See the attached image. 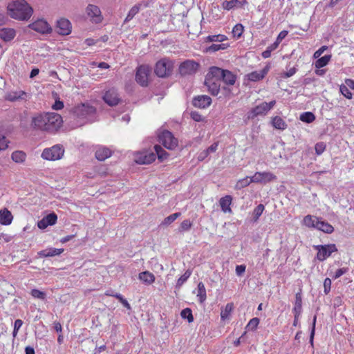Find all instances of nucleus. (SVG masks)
I'll use <instances>...</instances> for the list:
<instances>
[{
	"label": "nucleus",
	"instance_id": "obj_16",
	"mask_svg": "<svg viewBox=\"0 0 354 354\" xmlns=\"http://www.w3.org/2000/svg\"><path fill=\"white\" fill-rule=\"evenodd\" d=\"M57 31L59 35H68L71 32V24L69 20L62 18L57 22Z\"/></svg>",
	"mask_w": 354,
	"mask_h": 354
},
{
	"label": "nucleus",
	"instance_id": "obj_9",
	"mask_svg": "<svg viewBox=\"0 0 354 354\" xmlns=\"http://www.w3.org/2000/svg\"><path fill=\"white\" fill-rule=\"evenodd\" d=\"M86 13L90 21L95 24H100L103 20V16L100 8L94 4H88L86 8Z\"/></svg>",
	"mask_w": 354,
	"mask_h": 354
},
{
	"label": "nucleus",
	"instance_id": "obj_18",
	"mask_svg": "<svg viewBox=\"0 0 354 354\" xmlns=\"http://www.w3.org/2000/svg\"><path fill=\"white\" fill-rule=\"evenodd\" d=\"M57 220V216L55 213L49 214L38 221L37 227L41 230L46 229L49 225H55Z\"/></svg>",
	"mask_w": 354,
	"mask_h": 354
},
{
	"label": "nucleus",
	"instance_id": "obj_64",
	"mask_svg": "<svg viewBox=\"0 0 354 354\" xmlns=\"http://www.w3.org/2000/svg\"><path fill=\"white\" fill-rule=\"evenodd\" d=\"M12 237L7 234H0V241L2 243H8L12 241Z\"/></svg>",
	"mask_w": 354,
	"mask_h": 354
},
{
	"label": "nucleus",
	"instance_id": "obj_57",
	"mask_svg": "<svg viewBox=\"0 0 354 354\" xmlns=\"http://www.w3.org/2000/svg\"><path fill=\"white\" fill-rule=\"evenodd\" d=\"M218 146V142H214L210 147L204 151V156H207L210 153L215 152Z\"/></svg>",
	"mask_w": 354,
	"mask_h": 354
},
{
	"label": "nucleus",
	"instance_id": "obj_36",
	"mask_svg": "<svg viewBox=\"0 0 354 354\" xmlns=\"http://www.w3.org/2000/svg\"><path fill=\"white\" fill-rule=\"evenodd\" d=\"M302 310V297L301 292H297L295 295V306L293 308V313L301 314Z\"/></svg>",
	"mask_w": 354,
	"mask_h": 354
},
{
	"label": "nucleus",
	"instance_id": "obj_38",
	"mask_svg": "<svg viewBox=\"0 0 354 354\" xmlns=\"http://www.w3.org/2000/svg\"><path fill=\"white\" fill-rule=\"evenodd\" d=\"M234 308V305L232 303H228L225 306V309L221 310V318L222 320H225L229 318L232 310Z\"/></svg>",
	"mask_w": 354,
	"mask_h": 354
},
{
	"label": "nucleus",
	"instance_id": "obj_39",
	"mask_svg": "<svg viewBox=\"0 0 354 354\" xmlns=\"http://www.w3.org/2000/svg\"><path fill=\"white\" fill-rule=\"evenodd\" d=\"M252 183H253V181H252V177L250 178V179H249L248 177H245L244 178L239 180L236 182L234 188L236 190H239L244 187H246Z\"/></svg>",
	"mask_w": 354,
	"mask_h": 354
},
{
	"label": "nucleus",
	"instance_id": "obj_45",
	"mask_svg": "<svg viewBox=\"0 0 354 354\" xmlns=\"http://www.w3.org/2000/svg\"><path fill=\"white\" fill-rule=\"evenodd\" d=\"M140 10V5H135L134 6H133L131 10L129 11L125 19H124V22H128L129 21H131L133 17L134 16L138 13Z\"/></svg>",
	"mask_w": 354,
	"mask_h": 354
},
{
	"label": "nucleus",
	"instance_id": "obj_19",
	"mask_svg": "<svg viewBox=\"0 0 354 354\" xmlns=\"http://www.w3.org/2000/svg\"><path fill=\"white\" fill-rule=\"evenodd\" d=\"M103 99L109 106H115L118 104L120 101L118 93L115 89H110L107 91L105 93Z\"/></svg>",
	"mask_w": 354,
	"mask_h": 354
},
{
	"label": "nucleus",
	"instance_id": "obj_49",
	"mask_svg": "<svg viewBox=\"0 0 354 354\" xmlns=\"http://www.w3.org/2000/svg\"><path fill=\"white\" fill-rule=\"evenodd\" d=\"M265 207L263 204H259L257 205L253 212L254 214V221H257L262 214L263 212L264 211Z\"/></svg>",
	"mask_w": 354,
	"mask_h": 354
},
{
	"label": "nucleus",
	"instance_id": "obj_60",
	"mask_svg": "<svg viewBox=\"0 0 354 354\" xmlns=\"http://www.w3.org/2000/svg\"><path fill=\"white\" fill-rule=\"evenodd\" d=\"M246 266L245 265H238L236 266V274L237 276L241 277L245 272Z\"/></svg>",
	"mask_w": 354,
	"mask_h": 354
},
{
	"label": "nucleus",
	"instance_id": "obj_22",
	"mask_svg": "<svg viewBox=\"0 0 354 354\" xmlns=\"http://www.w3.org/2000/svg\"><path fill=\"white\" fill-rule=\"evenodd\" d=\"M13 216L7 208L0 209V224L2 225H9L12 223Z\"/></svg>",
	"mask_w": 354,
	"mask_h": 354
},
{
	"label": "nucleus",
	"instance_id": "obj_28",
	"mask_svg": "<svg viewBox=\"0 0 354 354\" xmlns=\"http://www.w3.org/2000/svg\"><path fill=\"white\" fill-rule=\"evenodd\" d=\"M64 252V249H57V248H47L46 250L40 251L38 254L40 257H54L57 255L61 254Z\"/></svg>",
	"mask_w": 354,
	"mask_h": 354
},
{
	"label": "nucleus",
	"instance_id": "obj_46",
	"mask_svg": "<svg viewBox=\"0 0 354 354\" xmlns=\"http://www.w3.org/2000/svg\"><path fill=\"white\" fill-rule=\"evenodd\" d=\"M180 315L182 318L187 319L189 323H192L194 321L192 311L189 308L183 309L180 313Z\"/></svg>",
	"mask_w": 354,
	"mask_h": 354
},
{
	"label": "nucleus",
	"instance_id": "obj_58",
	"mask_svg": "<svg viewBox=\"0 0 354 354\" xmlns=\"http://www.w3.org/2000/svg\"><path fill=\"white\" fill-rule=\"evenodd\" d=\"M331 288V279L326 278L324 281V292L326 295L328 294Z\"/></svg>",
	"mask_w": 354,
	"mask_h": 354
},
{
	"label": "nucleus",
	"instance_id": "obj_5",
	"mask_svg": "<svg viewBox=\"0 0 354 354\" xmlns=\"http://www.w3.org/2000/svg\"><path fill=\"white\" fill-rule=\"evenodd\" d=\"M174 67V62L167 57L162 58L156 62V76L159 77H168L171 75Z\"/></svg>",
	"mask_w": 354,
	"mask_h": 354
},
{
	"label": "nucleus",
	"instance_id": "obj_54",
	"mask_svg": "<svg viewBox=\"0 0 354 354\" xmlns=\"http://www.w3.org/2000/svg\"><path fill=\"white\" fill-rule=\"evenodd\" d=\"M326 149V144L323 142H317L315 146V150L317 155H321Z\"/></svg>",
	"mask_w": 354,
	"mask_h": 354
},
{
	"label": "nucleus",
	"instance_id": "obj_3",
	"mask_svg": "<svg viewBox=\"0 0 354 354\" xmlns=\"http://www.w3.org/2000/svg\"><path fill=\"white\" fill-rule=\"evenodd\" d=\"M72 111L74 118L77 119L80 124L82 125L93 120L96 109L88 103H82L73 107Z\"/></svg>",
	"mask_w": 354,
	"mask_h": 354
},
{
	"label": "nucleus",
	"instance_id": "obj_29",
	"mask_svg": "<svg viewBox=\"0 0 354 354\" xmlns=\"http://www.w3.org/2000/svg\"><path fill=\"white\" fill-rule=\"evenodd\" d=\"M196 297L198 298V301L201 304L204 303L207 299L206 289H205L204 283L201 281L199 282L197 286Z\"/></svg>",
	"mask_w": 354,
	"mask_h": 354
},
{
	"label": "nucleus",
	"instance_id": "obj_30",
	"mask_svg": "<svg viewBox=\"0 0 354 354\" xmlns=\"http://www.w3.org/2000/svg\"><path fill=\"white\" fill-rule=\"evenodd\" d=\"M26 93L21 90L12 91L9 92L6 95V99L10 101H16L20 99H24Z\"/></svg>",
	"mask_w": 354,
	"mask_h": 354
},
{
	"label": "nucleus",
	"instance_id": "obj_7",
	"mask_svg": "<svg viewBox=\"0 0 354 354\" xmlns=\"http://www.w3.org/2000/svg\"><path fill=\"white\" fill-rule=\"evenodd\" d=\"M276 104L275 100L270 101L269 103L263 102L256 106L248 113V119H253L258 115H265L272 109Z\"/></svg>",
	"mask_w": 354,
	"mask_h": 354
},
{
	"label": "nucleus",
	"instance_id": "obj_32",
	"mask_svg": "<svg viewBox=\"0 0 354 354\" xmlns=\"http://www.w3.org/2000/svg\"><path fill=\"white\" fill-rule=\"evenodd\" d=\"M331 57V55H327L322 57L317 58L316 62H315V67L317 69H319L326 66L330 61Z\"/></svg>",
	"mask_w": 354,
	"mask_h": 354
},
{
	"label": "nucleus",
	"instance_id": "obj_61",
	"mask_svg": "<svg viewBox=\"0 0 354 354\" xmlns=\"http://www.w3.org/2000/svg\"><path fill=\"white\" fill-rule=\"evenodd\" d=\"M328 48L326 46H322L317 50H316L313 54V57L315 59H317L320 57V56L324 53V52Z\"/></svg>",
	"mask_w": 354,
	"mask_h": 354
},
{
	"label": "nucleus",
	"instance_id": "obj_15",
	"mask_svg": "<svg viewBox=\"0 0 354 354\" xmlns=\"http://www.w3.org/2000/svg\"><path fill=\"white\" fill-rule=\"evenodd\" d=\"M270 69V64H267L266 66L260 71H252L246 75L247 79L251 82H258L262 80L268 73Z\"/></svg>",
	"mask_w": 354,
	"mask_h": 354
},
{
	"label": "nucleus",
	"instance_id": "obj_4",
	"mask_svg": "<svg viewBox=\"0 0 354 354\" xmlns=\"http://www.w3.org/2000/svg\"><path fill=\"white\" fill-rule=\"evenodd\" d=\"M64 152L65 150L63 146L57 144L51 147L45 148L41 154V157L46 160L56 161L63 158Z\"/></svg>",
	"mask_w": 354,
	"mask_h": 354
},
{
	"label": "nucleus",
	"instance_id": "obj_13",
	"mask_svg": "<svg viewBox=\"0 0 354 354\" xmlns=\"http://www.w3.org/2000/svg\"><path fill=\"white\" fill-rule=\"evenodd\" d=\"M150 68L147 65H142L137 69L136 75V82L142 86H147L149 82Z\"/></svg>",
	"mask_w": 354,
	"mask_h": 354
},
{
	"label": "nucleus",
	"instance_id": "obj_33",
	"mask_svg": "<svg viewBox=\"0 0 354 354\" xmlns=\"http://www.w3.org/2000/svg\"><path fill=\"white\" fill-rule=\"evenodd\" d=\"M272 126L279 130H284L287 127L286 122L279 116H275L272 119Z\"/></svg>",
	"mask_w": 354,
	"mask_h": 354
},
{
	"label": "nucleus",
	"instance_id": "obj_41",
	"mask_svg": "<svg viewBox=\"0 0 354 354\" xmlns=\"http://www.w3.org/2000/svg\"><path fill=\"white\" fill-rule=\"evenodd\" d=\"M228 47H230L229 44H225V43H222L220 44H212L210 46H209L207 48L206 51L207 52H216L220 50H225Z\"/></svg>",
	"mask_w": 354,
	"mask_h": 354
},
{
	"label": "nucleus",
	"instance_id": "obj_62",
	"mask_svg": "<svg viewBox=\"0 0 354 354\" xmlns=\"http://www.w3.org/2000/svg\"><path fill=\"white\" fill-rule=\"evenodd\" d=\"M296 72H297V68H295V67L291 68L287 72L284 73L282 75V77H284V78L290 77L292 75H294L296 73Z\"/></svg>",
	"mask_w": 354,
	"mask_h": 354
},
{
	"label": "nucleus",
	"instance_id": "obj_50",
	"mask_svg": "<svg viewBox=\"0 0 354 354\" xmlns=\"http://www.w3.org/2000/svg\"><path fill=\"white\" fill-rule=\"evenodd\" d=\"M30 295L36 299H39L41 300H44L46 297V292L39 290L38 289H32L30 292Z\"/></svg>",
	"mask_w": 354,
	"mask_h": 354
},
{
	"label": "nucleus",
	"instance_id": "obj_12",
	"mask_svg": "<svg viewBox=\"0 0 354 354\" xmlns=\"http://www.w3.org/2000/svg\"><path fill=\"white\" fill-rule=\"evenodd\" d=\"M154 160L155 156L151 151L143 150L133 153V160L140 165L149 164Z\"/></svg>",
	"mask_w": 354,
	"mask_h": 354
},
{
	"label": "nucleus",
	"instance_id": "obj_23",
	"mask_svg": "<svg viewBox=\"0 0 354 354\" xmlns=\"http://www.w3.org/2000/svg\"><path fill=\"white\" fill-rule=\"evenodd\" d=\"M232 202V197L230 195H226L219 200V205L222 211L224 213H231V204Z\"/></svg>",
	"mask_w": 354,
	"mask_h": 354
},
{
	"label": "nucleus",
	"instance_id": "obj_37",
	"mask_svg": "<svg viewBox=\"0 0 354 354\" xmlns=\"http://www.w3.org/2000/svg\"><path fill=\"white\" fill-rule=\"evenodd\" d=\"M227 39V37L226 35L218 34L207 36L205 39V41L208 42H223Z\"/></svg>",
	"mask_w": 354,
	"mask_h": 354
},
{
	"label": "nucleus",
	"instance_id": "obj_27",
	"mask_svg": "<svg viewBox=\"0 0 354 354\" xmlns=\"http://www.w3.org/2000/svg\"><path fill=\"white\" fill-rule=\"evenodd\" d=\"M221 80L227 85H234L236 80V76L228 70H224Z\"/></svg>",
	"mask_w": 354,
	"mask_h": 354
},
{
	"label": "nucleus",
	"instance_id": "obj_8",
	"mask_svg": "<svg viewBox=\"0 0 354 354\" xmlns=\"http://www.w3.org/2000/svg\"><path fill=\"white\" fill-rule=\"evenodd\" d=\"M314 248L317 251V259L319 261H325L332 253L337 251V248L334 243L315 245Z\"/></svg>",
	"mask_w": 354,
	"mask_h": 354
},
{
	"label": "nucleus",
	"instance_id": "obj_53",
	"mask_svg": "<svg viewBox=\"0 0 354 354\" xmlns=\"http://www.w3.org/2000/svg\"><path fill=\"white\" fill-rule=\"evenodd\" d=\"M9 141L6 136L0 133V152L5 151L8 147Z\"/></svg>",
	"mask_w": 354,
	"mask_h": 354
},
{
	"label": "nucleus",
	"instance_id": "obj_31",
	"mask_svg": "<svg viewBox=\"0 0 354 354\" xmlns=\"http://www.w3.org/2000/svg\"><path fill=\"white\" fill-rule=\"evenodd\" d=\"M11 159L16 163L21 164L26 159V154L23 151H15L11 154Z\"/></svg>",
	"mask_w": 354,
	"mask_h": 354
},
{
	"label": "nucleus",
	"instance_id": "obj_21",
	"mask_svg": "<svg viewBox=\"0 0 354 354\" xmlns=\"http://www.w3.org/2000/svg\"><path fill=\"white\" fill-rule=\"evenodd\" d=\"M17 32L12 28H0V39L8 42L12 41L16 36Z\"/></svg>",
	"mask_w": 354,
	"mask_h": 354
},
{
	"label": "nucleus",
	"instance_id": "obj_47",
	"mask_svg": "<svg viewBox=\"0 0 354 354\" xmlns=\"http://www.w3.org/2000/svg\"><path fill=\"white\" fill-rule=\"evenodd\" d=\"M244 27L241 24H236L232 31L234 37L239 38L243 33Z\"/></svg>",
	"mask_w": 354,
	"mask_h": 354
},
{
	"label": "nucleus",
	"instance_id": "obj_11",
	"mask_svg": "<svg viewBox=\"0 0 354 354\" xmlns=\"http://www.w3.org/2000/svg\"><path fill=\"white\" fill-rule=\"evenodd\" d=\"M199 68V64L194 60L187 59L179 66V73L181 75L194 74Z\"/></svg>",
	"mask_w": 354,
	"mask_h": 354
},
{
	"label": "nucleus",
	"instance_id": "obj_63",
	"mask_svg": "<svg viewBox=\"0 0 354 354\" xmlns=\"http://www.w3.org/2000/svg\"><path fill=\"white\" fill-rule=\"evenodd\" d=\"M288 33V32L287 30L281 31L278 35L275 41L279 44L281 41L287 36Z\"/></svg>",
	"mask_w": 354,
	"mask_h": 354
},
{
	"label": "nucleus",
	"instance_id": "obj_35",
	"mask_svg": "<svg viewBox=\"0 0 354 354\" xmlns=\"http://www.w3.org/2000/svg\"><path fill=\"white\" fill-rule=\"evenodd\" d=\"M139 279L146 284H151L155 279L153 274L148 271L140 273Z\"/></svg>",
	"mask_w": 354,
	"mask_h": 354
},
{
	"label": "nucleus",
	"instance_id": "obj_1",
	"mask_svg": "<svg viewBox=\"0 0 354 354\" xmlns=\"http://www.w3.org/2000/svg\"><path fill=\"white\" fill-rule=\"evenodd\" d=\"M62 117L55 112L37 113L32 115L30 126L36 131L54 134L62 127Z\"/></svg>",
	"mask_w": 354,
	"mask_h": 354
},
{
	"label": "nucleus",
	"instance_id": "obj_17",
	"mask_svg": "<svg viewBox=\"0 0 354 354\" xmlns=\"http://www.w3.org/2000/svg\"><path fill=\"white\" fill-rule=\"evenodd\" d=\"M193 105L199 109H205L210 106L212 99L210 97L203 95L195 97L193 100Z\"/></svg>",
	"mask_w": 354,
	"mask_h": 354
},
{
	"label": "nucleus",
	"instance_id": "obj_40",
	"mask_svg": "<svg viewBox=\"0 0 354 354\" xmlns=\"http://www.w3.org/2000/svg\"><path fill=\"white\" fill-rule=\"evenodd\" d=\"M240 4L241 3L239 0L224 1L222 3V7L224 10H230Z\"/></svg>",
	"mask_w": 354,
	"mask_h": 354
},
{
	"label": "nucleus",
	"instance_id": "obj_10",
	"mask_svg": "<svg viewBox=\"0 0 354 354\" xmlns=\"http://www.w3.org/2000/svg\"><path fill=\"white\" fill-rule=\"evenodd\" d=\"M277 177L270 171H257L252 176V181L255 183L266 184L277 180Z\"/></svg>",
	"mask_w": 354,
	"mask_h": 354
},
{
	"label": "nucleus",
	"instance_id": "obj_55",
	"mask_svg": "<svg viewBox=\"0 0 354 354\" xmlns=\"http://www.w3.org/2000/svg\"><path fill=\"white\" fill-rule=\"evenodd\" d=\"M192 226V223L188 220H184L180 225V231H187L189 230Z\"/></svg>",
	"mask_w": 354,
	"mask_h": 354
},
{
	"label": "nucleus",
	"instance_id": "obj_14",
	"mask_svg": "<svg viewBox=\"0 0 354 354\" xmlns=\"http://www.w3.org/2000/svg\"><path fill=\"white\" fill-rule=\"evenodd\" d=\"M28 28L42 34L50 32L52 30L50 26L44 19L36 20L30 24Z\"/></svg>",
	"mask_w": 354,
	"mask_h": 354
},
{
	"label": "nucleus",
	"instance_id": "obj_25",
	"mask_svg": "<svg viewBox=\"0 0 354 354\" xmlns=\"http://www.w3.org/2000/svg\"><path fill=\"white\" fill-rule=\"evenodd\" d=\"M316 229L320 230L326 234H331L334 231V227L328 222L323 221L322 218H319L317 221Z\"/></svg>",
	"mask_w": 354,
	"mask_h": 354
},
{
	"label": "nucleus",
	"instance_id": "obj_52",
	"mask_svg": "<svg viewBox=\"0 0 354 354\" xmlns=\"http://www.w3.org/2000/svg\"><path fill=\"white\" fill-rule=\"evenodd\" d=\"M192 274V272L189 270H186L185 273L178 279L177 286H182Z\"/></svg>",
	"mask_w": 354,
	"mask_h": 354
},
{
	"label": "nucleus",
	"instance_id": "obj_26",
	"mask_svg": "<svg viewBox=\"0 0 354 354\" xmlns=\"http://www.w3.org/2000/svg\"><path fill=\"white\" fill-rule=\"evenodd\" d=\"M224 69L217 66H212L209 68L206 77H210L214 80L221 81Z\"/></svg>",
	"mask_w": 354,
	"mask_h": 354
},
{
	"label": "nucleus",
	"instance_id": "obj_2",
	"mask_svg": "<svg viewBox=\"0 0 354 354\" xmlns=\"http://www.w3.org/2000/svg\"><path fill=\"white\" fill-rule=\"evenodd\" d=\"M8 15L17 21H28L32 14V8L25 0H12L6 7Z\"/></svg>",
	"mask_w": 354,
	"mask_h": 354
},
{
	"label": "nucleus",
	"instance_id": "obj_44",
	"mask_svg": "<svg viewBox=\"0 0 354 354\" xmlns=\"http://www.w3.org/2000/svg\"><path fill=\"white\" fill-rule=\"evenodd\" d=\"M259 322H260V320L257 317H254V318L251 319L249 321V322L248 323V324L246 325L245 329L247 330H251V331L256 330V329L257 328V327L259 324Z\"/></svg>",
	"mask_w": 354,
	"mask_h": 354
},
{
	"label": "nucleus",
	"instance_id": "obj_56",
	"mask_svg": "<svg viewBox=\"0 0 354 354\" xmlns=\"http://www.w3.org/2000/svg\"><path fill=\"white\" fill-rule=\"evenodd\" d=\"M348 268H346V267H344V268H339L338 269L335 273L334 274V275L332 276V278L333 279H338L339 277H340L342 275L346 274V272H348Z\"/></svg>",
	"mask_w": 354,
	"mask_h": 354
},
{
	"label": "nucleus",
	"instance_id": "obj_43",
	"mask_svg": "<svg viewBox=\"0 0 354 354\" xmlns=\"http://www.w3.org/2000/svg\"><path fill=\"white\" fill-rule=\"evenodd\" d=\"M300 120L306 123H311L315 120V116L312 112H304L300 115Z\"/></svg>",
	"mask_w": 354,
	"mask_h": 354
},
{
	"label": "nucleus",
	"instance_id": "obj_42",
	"mask_svg": "<svg viewBox=\"0 0 354 354\" xmlns=\"http://www.w3.org/2000/svg\"><path fill=\"white\" fill-rule=\"evenodd\" d=\"M156 156L160 162H163L169 157V153L161 147L156 145Z\"/></svg>",
	"mask_w": 354,
	"mask_h": 354
},
{
	"label": "nucleus",
	"instance_id": "obj_34",
	"mask_svg": "<svg viewBox=\"0 0 354 354\" xmlns=\"http://www.w3.org/2000/svg\"><path fill=\"white\" fill-rule=\"evenodd\" d=\"M319 218L311 215H307L304 218V225L310 228H315L317 221Z\"/></svg>",
	"mask_w": 354,
	"mask_h": 354
},
{
	"label": "nucleus",
	"instance_id": "obj_20",
	"mask_svg": "<svg viewBox=\"0 0 354 354\" xmlns=\"http://www.w3.org/2000/svg\"><path fill=\"white\" fill-rule=\"evenodd\" d=\"M205 84L208 88L209 92L214 96H217L220 92V81L214 80L210 77H206Z\"/></svg>",
	"mask_w": 354,
	"mask_h": 354
},
{
	"label": "nucleus",
	"instance_id": "obj_59",
	"mask_svg": "<svg viewBox=\"0 0 354 354\" xmlns=\"http://www.w3.org/2000/svg\"><path fill=\"white\" fill-rule=\"evenodd\" d=\"M190 115L192 119L196 122L203 121V117L197 111H192Z\"/></svg>",
	"mask_w": 354,
	"mask_h": 354
},
{
	"label": "nucleus",
	"instance_id": "obj_24",
	"mask_svg": "<svg viewBox=\"0 0 354 354\" xmlns=\"http://www.w3.org/2000/svg\"><path fill=\"white\" fill-rule=\"evenodd\" d=\"M111 156V151L107 147L100 146L95 151V157L98 160L103 161Z\"/></svg>",
	"mask_w": 354,
	"mask_h": 354
},
{
	"label": "nucleus",
	"instance_id": "obj_51",
	"mask_svg": "<svg viewBox=\"0 0 354 354\" xmlns=\"http://www.w3.org/2000/svg\"><path fill=\"white\" fill-rule=\"evenodd\" d=\"M180 216V212H176L166 217L162 223L164 225H169Z\"/></svg>",
	"mask_w": 354,
	"mask_h": 354
},
{
	"label": "nucleus",
	"instance_id": "obj_48",
	"mask_svg": "<svg viewBox=\"0 0 354 354\" xmlns=\"http://www.w3.org/2000/svg\"><path fill=\"white\" fill-rule=\"evenodd\" d=\"M349 87L345 84H342L339 86V91L347 99L351 100L353 97V94L350 91Z\"/></svg>",
	"mask_w": 354,
	"mask_h": 354
},
{
	"label": "nucleus",
	"instance_id": "obj_6",
	"mask_svg": "<svg viewBox=\"0 0 354 354\" xmlns=\"http://www.w3.org/2000/svg\"><path fill=\"white\" fill-rule=\"evenodd\" d=\"M158 141L165 148L173 150L175 149L178 145V141L174 137L173 133L169 131H163L158 136Z\"/></svg>",
	"mask_w": 354,
	"mask_h": 354
}]
</instances>
